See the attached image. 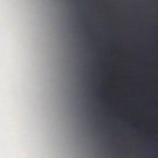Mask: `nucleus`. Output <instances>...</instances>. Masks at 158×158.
Segmentation results:
<instances>
[{
  "instance_id": "f257e3e1",
  "label": "nucleus",
  "mask_w": 158,
  "mask_h": 158,
  "mask_svg": "<svg viewBox=\"0 0 158 158\" xmlns=\"http://www.w3.org/2000/svg\"><path fill=\"white\" fill-rule=\"evenodd\" d=\"M125 120L126 121H129V122H134V121L132 120Z\"/></svg>"
},
{
  "instance_id": "f03ea898",
  "label": "nucleus",
  "mask_w": 158,
  "mask_h": 158,
  "mask_svg": "<svg viewBox=\"0 0 158 158\" xmlns=\"http://www.w3.org/2000/svg\"><path fill=\"white\" fill-rule=\"evenodd\" d=\"M121 119H122V118L120 117L116 118H115V120H119Z\"/></svg>"
},
{
  "instance_id": "7ed1b4c3",
  "label": "nucleus",
  "mask_w": 158,
  "mask_h": 158,
  "mask_svg": "<svg viewBox=\"0 0 158 158\" xmlns=\"http://www.w3.org/2000/svg\"><path fill=\"white\" fill-rule=\"evenodd\" d=\"M154 21L155 22H157V20H154Z\"/></svg>"
},
{
  "instance_id": "20e7f679",
  "label": "nucleus",
  "mask_w": 158,
  "mask_h": 158,
  "mask_svg": "<svg viewBox=\"0 0 158 158\" xmlns=\"http://www.w3.org/2000/svg\"><path fill=\"white\" fill-rule=\"evenodd\" d=\"M108 128V129H109V128Z\"/></svg>"
}]
</instances>
